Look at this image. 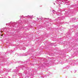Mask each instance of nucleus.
I'll use <instances>...</instances> for the list:
<instances>
[{
  "instance_id": "f257e3e1",
  "label": "nucleus",
  "mask_w": 78,
  "mask_h": 78,
  "mask_svg": "<svg viewBox=\"0 0 78 78\" xmlns=\"http://www.w3.org/2000/svg\"><path fill=\"white\" fill-rule=\"evenodd\" d=\"M54 11H55V10H53V12H54Z\"/></svg>"
},
{
  "instance_id": "f03ea898",
  "label": "nucleus",
  "mask_w": 78,
  "mask_h": 78,
  "mask_svg": "<svg viewBox=\"0 0 78 78\" xmlns=\"http://www.w3.org/2000/svg\"><path fill=\"white\" fill-rule=\"evenodd\" d=\"M1 36H3V34L1 35Z\"/></svg>"
},
{
  "instance_id": "7ed1b4c3",
  "label": "nucleus",
  "mask_w": 78,
  "mask_h": 78,
  "mask_svg": "<svg viewBox=\"0 0 78 78\" xmlns=\"http://www.w3.org/2000/svg\"><path fill=\"white\" fill-rule=\"evenodd\" d=\"M2 32H3V31H2Z\"/></svg>"
}]
</instances>
